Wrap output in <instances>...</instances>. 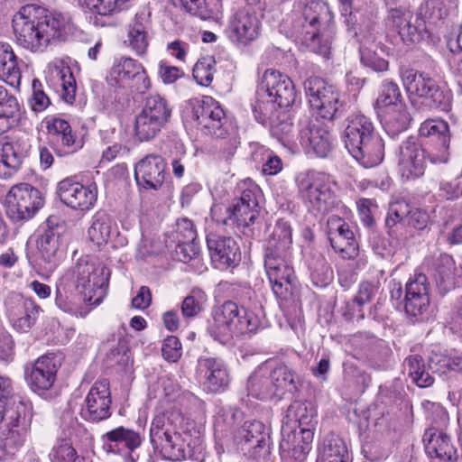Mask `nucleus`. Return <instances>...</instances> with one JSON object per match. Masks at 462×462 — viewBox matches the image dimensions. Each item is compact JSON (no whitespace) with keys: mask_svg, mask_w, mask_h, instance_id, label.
I'll use <instances>...</instances> for the list:
<instances>
[{"mask_svg":"<svg viewBox=\"0 0 462 462\" xmlns=\"http://www.w3.org/2000/svg\"><path fill=\"white\" fill-rule=\"evenodd\" d=\"M110 270L103 263L82 257L60 279L55 304L64 312L85 318L87 305H99L106 295Z\"/></svg>","mask_w":462,"mask_h":462,"instance_id":"obj_1","label":"nucleus"},{"mask_svg":"<svg viewBox=\"0 0 462 462\" xmlns=\"http://www.w3.org/2000/svg\"><path fill=\"white\" fill-rule=\"evenodd\" d=\"M12 26L16 42L32 53L42 54L66 39L69 18L35 5H25L14 15Z\"/></svg>","mask_w":462,"mask_h":462,"instance_id":"obj_2","label":"nucleus"},{"mask_svg":"<svg viewBox=\"0 0 462 462\" xmlns=\"http://www.w3.org/2000/svg\"><path fill=\"white\" fill-rule=\"evenodd\" d=\"M292 13L293 32L312 51L328 57L334 15L328 4L320 0H298Z\"/></svg>","mask_w":462,"mask_h":462,"instance_id":"obj_3","label":"nucleus"},{"mask_svg":"<svg viewBox=\"0 0 462 462\" xmlns=\"http://www.w3.org/2000/svg\"><path fill=\"white\" fill-rule=\"evenodd\" d=\"M343 139L348 152L363 167L372 168L383 162L384 143L368 116L361 113L349 115Z\"/></svg>","mask_w":462,"mask_h":462,"instance_id":"obj_4","label":"nucleus"},{"mask_svg":"<svg viewBox=\"0 0 462 462\" xmlns=\"http://www.w3.org/2000/svg\"><path fill=\"white\" fill-rule=\"evenodd\" d=\"M257 96L253 112L255 119L262 125H275L279 119L278 109L287 108L296 100L291 79L273 69H266L263 74Z\"/></svg>","mask_w":462,"mask_h":462,"instance_id":"obj_5","label":"nucleus"},{"mask_svg":"<svg viewBox=\"0 0 462 462\" xmlns=\"http://www.w3.org/2000/svg\"><path fill=\"white\" fill-rule=\"evenodd\" d=\"M184 416L175 407L157 413L150 428V441L160 455L169 460L180 461L186 457Z\"/></svg>","mask_w":462,"mask_h":462,"instance_id":"obj_6","label":"nucleus"},{"mask_svg":"<svg viewBox=\"0 0 462 462\" xmlns=\"http://www.w3.org/2000/svg\"><path fill=\"white\" fill-rule=\"evenodd\" d=\"M457 7V0H428L420 5L416 16L409 11L392 8L388 20L404 42L415 43L427 32V20L436 23L455 12Z\"/></svg>","mask_w":462,"mask_h":462,"instance_id":"obj_7","label":"nucleus"},{"mask_svg":"<svg viewBox=\"0 0 462 462\" xmlns=\"http://www.w3.org/2000/svg\"><path fill=\"white\" fill-rule=\"evenodd\" d=\"M260 326L257 316L249 310H241L237 302L226 300L215 306L208 321V333L222 344L234 337L255 332Z\"/></svg>","mask_w":462,"mask_h":462,"instance_id":"obj_8","label":"nucleus"},{"mask_svg":"<svg viewBox=\"0 0 462 462\" xmlns=\"http://www.w3.org/2000/svg\"><path fill=\"white\" fill-rule=\"evenodd\" d=\"M184 117L195 123L206 134L221 139L227 134L226 114L219 103L211 97L190 100L184 111Z\"/></svg>","mask_w":462,"mask_h":462,"instance_id":"obj_9","label":"nucleus"},{"mask_svg":"<svg viewBox=\"0 0 462 462\" xmlns=\"http://www.w3.org/2000/svg\"><path fill=\"white\" fill-rule=\"evenodd\" d=\"M299 188L305 206L315 216H323L340 203L335 192L336 184L326 174L302 180Z\"/></svg>","mask_w":462,"mask_h":462,"instance_id":"obj_10","label":"nucleus"},{"mask_svg":"<svg viewBox=\"0 0 462 462\" xmlns=\"http://www.w3.org/2000/svg\"><path fill=\"white\" fill-rule=\"evenodd\" d=\"M263 16V6H242L231 15L225 30L226 36L236 45H248L259 37Z\"/></svg>","mask_w":462,"mask_h":462,"instance_id":"obj_11","label":"nucleus"},{"mask_svg":"<svg viewBox=\"0 0 462 462\" xmlns=\"http://www.w3.org/2000/svg\"><path fill=\"white\" fill-rule=\"evenodd\" d=\"M37 239L40 260L47 272H53L64 255L63 236L66 231L64 221L57 216H50Z\"/></svg>","mask_w":462,"mask_h":462,"instance_id":"obj_12","label":"nucleus"},{"mask_svg":"<svg viewBox=\"0 0 462 462\" xmlns=\"http://www.w3.org/2000/svg\"><path fill=\"white\" fill-rule=\"evenodd\" d=\"M402 85L410 96L422 97L430 106L448 110L450 106V95L441 89L436 80L427 73L414 69H402L400 71Z\"/></svg>","mask_w":462,"mask_h":462,"instance_id":"obj_13","label":"nucleus"},{"mask_svg":"<svg viewBox=\"0 0 462 462\" xmlns=\"http://www.w3.org/2000/svg\"><path fill=\"white\" fill-rule=\"evenodd\" d=\"M43 204L41 191L29 183L14 185L5 199L6 215L14 222L32 218Z\"/></svg>","mask_w":462,"mask_h":462,"instance_id":"obj_14","label":"nucleus"},{"mask_svg":"<svg viewBox=\"0 0 462 462\" xmlns=\"http://www.w3.org/2000/svg\"><path fill=\"white\" fill-rule=\"evenodd\" d=\"M304 89L312 109L328 120L334 119L343 107L339 91L319 77H310L304 82Z\"/></svg>","mask_w":462,"mask_h":462,"instance_id":"obj_15","label":"nucleus"},{"mask_svg":"<svg viewBox=\"0 0 462 462\" xmlns=\"http://www.w3.org/2000/svg\"><path fill=\"white\" fill-rule=\"evenodd\" d=\"M264 267L274 295L286 300L296 281L291 255H264Z\"/></svg>","mask_w":462,"mask_h":462,"instance_id":"obj_16","label":"nucleus"},{"mask_svg":"<svg viewBox=\"0 0 462 462\" xmlns=\"http://www.w3.org/2000/svg\"><path fill=\"white\" fill-rule=\"evenodd\" d=\"M430 283L427 276L422 273L415 272L410 276L405 284L403 299L405 313L415 319L423 320L430 310Z\"/></svg>","mask_w":462,"mask_h":462,"instance_id":"obj_17","label":"nucleus"},{"mask_svg":"<svg viewBox=\"0 0 462 462\" xmlns=\"http://www.w3.org/2000/svg\"><path fill=\"white\" fill-rule=\"evenodd\" d=\"M420 137L428 138L431 148L428 158L433 164L447 163L449 160V127L443 120H426L419 129Z\"/></svg>","mask_w":462,"mask_h":462,"instance_id":"obj_18","label":"nucleus"},{"mask_svg":"<svg viewBox=\"0 0 462 462\" xmlns=\"http://www.w3.org/2000/svg\"><path fill=\"white\" fill-rule=\"evenodd\" d=\"M57 193L64 205L79 211L91 209L97 199V187L95 183L84 185L72 178L60 180Z\"/></svg>","mask_w":462,"mask_h":462,"instance_id":"obj_19","label":"nucleus"},{"mask_svg":"<svg viewBox=\"0 0 462 462\" xmlns=\"http://www.w3.org/2000/svg\"><path fill=\"white\" fill-rule=\"evenodd\" d=\"M327 236L332 248L344 259H355L359 245L355 233L342 217L331 215L327 220Z\"/></svg>","mask_w":462,"mask_h":462,"instance_id":"obj_20","label":"nucleus"},{"mask_svg":"<svg viewBox=\"0 0 462 462\" xmlns=\"http://www.w3.org/2000/svg\"><path fill=\"white\" fill-rule=\"evenodd\" d=\"M111 393L106 380L96 382L88 391L80 410V415L86 420L99 422L111 416Z\"/></svg>","mask_w":462,"mask_h":462,"instance_id":"obj_21","label":"nucleus"},{"mask_svg":"<svg viewBox=\"0 0 462 462\" xmlns=\"http://www.w3.org/2000/svg\"><path fill=\"white\" fill-rule=\"evenodd\" d=\"M5 305L10 324L15 330L23 333L30 331L42 310L32 300L23 298L18 294L10 295Z\"/></svg>","mask_w":462,"mask_h":462,"instance_id":"obj_22","label":"nucleus"},{"mask_svg":"<svg viewBox=\"0 0 462 462\" xmlns=\"http://www.w3.org/2000/svg\"><path fill=\"white\" fill-rule=\"evenodd\" d=\"M108 81L118 87L130 86L136 81V89L143 92L150 88V79L141 63L131 58H121L115 61L110 69Z\"/></svg>","mask_w":462,"mask_h":462,"instance_id":"obj_23","label":"nucleus"},{"mask_svg":"<svg viewBox=\"0 0 462 462\" xmlns=\"http://www.w3.org/2000/svg\"><path fill=\"white\" fill-rule=\"evenodd\" d=\"M426 152L415 137L410 136L402 143L398 152L399 171L407 180L424 174Z\"/></svg>","mask_w":462,"mask_h":462,"instance_id":"obj_24","label":"nucleus"},{"mask_svg":"<svg viewBox=\"0 0 462 462\" xmlns=\"http://www.w3.org/2000/svg\"><path fill=\"white\" fill-rule=\"evenodd\" d=\"M104 448L107 452L122 455L125 462H136L139 458L135 449L141 446L142 437L138 432L117 427L102 436Z\"/></svg>","mask_w":462,"mask_h":462,"instance_id":"obj_25","label":"nucleus"},{"mask_svg":"<svg viewBox=\"0 0 462 462\" xmlns=\"http://www.w3.org/2000/svg\"><path fill=\"white\" fill-rule=\"evenodd\" d=\"M45 124L58 156L73 154L83 147L82 140L77 137L69 123L65 119L56 116L47 117Z\"/></svg>","mask_w":462,"mask_h":462,"instance_id":"obj_26","label":"nucleus"},{"mask_svg":"<svg viewBox=\"0 0 462 462\" xmlns=\"http://www.w3.org/2000/svg\"><path fill=\"white\" fill-rule=\"evenodd\" d=\"M299 142L309 155L327 157L334 147V139L328 128L319 123H309L300 129Z\"/></svg>","mask_w":462,"mask_h":462,"instance_id":"obj_27","label":"nucleus"},{"mask_svg":"<svg viewBox=\"0 0 462 462\" xmlns=\"http://www.w3.org/2000/svg\"><path fill=\"white\" fill-rule=\"evenodd\" d=\"M243 420V412L231 406L221 407L215 415L214 436L218 454L225 451L236 436L238 426Z\"/></svg>","mask_w":462,"mask_h":462,"instance_id":"obj_28","label":"nucleus"},{"mask_svg":"<svg viewBox=\"0 0 462 462\" xmlns=\"http://www.w3.org/2000/svg\"><path fill=\"white\" fill-rule=\"evenodd\" d=\"M207 245L216 268L235 267L241 260L239 245L230 236L210 233L207 236Z\"/></svg>","mask_w":462,"mask_h":462,"instance_id":"obj_29","label":"nucleus"},{"mask_svg":"<svg viewBox=\"0 0 462 462\" xmlns=\"http://www.w3.org/2000/svg\"><path fill=\"white\" fill-rule=\"evenodd\" d=\"M198 373L203 378L204 387L210 393L224 392L227 389L231 380L226 363L216 356L199 357Z\"/></svg>","mask_w":462,"mask_h":462,"instance_id":"obj_30","label":"nucleus"},{"mask_svg":"<svg viewBox=\"0 0 462 462\" xmlns=\"http://www.w3.org/2000/svg\"><path fill=\"white\" fill-rule=\"evenodd\" d=\"M27 137H15L3 143L0 151V178L8 179L21 168L31 150Z\"/></svg>","mask_w":462,"mask_h":462,"instance_id":"obj_31","label":"nucleus"},{"mask_svg":"<svg viewBox=\"0 0 462 462\" xmlns=\"http://www.w3.org/2000/svg\"><path fill=\"white\" fill-rule=\"evenodd\" d=\"M58 367L54 357L42 356L25 367L24 376L30 388L38 393L49 390L56 380Z\"/></svg>","mask_w":462,"mask_h":462,"instance_id":"obj_32","label":"nucleus"},{"mask_svg":"<svg viewBox=\"0 0 462 462\" xmlns=\"http://www.w3.org/2000/svg\"><path fill=\"white\" fill-rule=\"evenodd\" d=\"M165 168L162 156L154 154L145 156L134 168L137 184L145 189H159L164 181Z\"/></svg>","mask_w":462,"mask_h":462,"instance_id":"obj_33","label":"nucleus"},{"mask_svg":"<svg viewBox=\"0 0 462 462\" xmlns=\"http://www.w3.org/2000/svg\"><path fill=\"white\" fill-rule=\"evenodd\" d=\"M314 431L293 426L282 425L280 448L291 454L295 459L301 460L310 449Z\"/></svg>","mask_w":462,"mask_h":462,"instance_id":"obj_34","label":"nucleus"},{"mask_svg":"<svg viewBox=\"0 0 462 462\" xmlns=\"http://www.w3.org/2000/svg\"><path fill=\"white\" fill-rule=\"evenodd\" d=\"M423 443L427 455L442 461H452L456 458L457 450L451 443L450 437L439 429H426Z\"/></svg>","mask_w":462,"mask_h":462,"instance_id":"obj_35","label":"nucleus"},{"mask_svg":"<svg viewBox=\"0 0 462 462\" xmlns=\"http://www.w3.org/2000/svg\"><path fill=\"white\" fill-rule=\"evenodd\" d=\"M238 433V438L244 439L254 449L255 456L265 457L270 453L269 430L262 421L255 420L245 421Z\"/></svg>","mask_w":462,"mask_h":462,"instance_id":"obj_36","label":"nucleus"},{"mask_svg":"<svg viewBox=\"0 0 462 462\" xmlns=\"http://www.w3.org/2000/svg\"><path fill=\"white\" fill-rule=\"evenodd\" d=\"M246 389L248 395L262 401L277 397L272 378L271 366L267 364L259 365L249 376Z\"/></svg>","mask_w":462,"mask_h":462,"instance_id":"obj_37","label":"nucleus"},{"mask_svg":"<svg viewBox=\"0 0 462 462\" xmlns=\"http://www.w3.org/2000/svg\"><path fill=\"white\" fill-rule=\"evenodd\" d=\"M226 215L223 219L216 218V221L231 229L242 231L254 223L259 215V207L236 200L232 207L226 208Z\"/></svg>","mask_w":462,"mask_h":462,"instance_id":"obj_38","label":"nucleus"},{"mask_svg":"<svg viewBox=\"0 0 462 462\" xmlns=\"http://www.w3.org/2000/svg\"><path fill=\"white\" fill-rule=\"evenodd\" d=\"M317 424V411L308 402L295 401L286 410L282 425L293 426L314 431Z\"/></svg>","mask_w":462,"mask_h":462,"instance_id":"obj_39","label":"nucleus"},{"mask_svg":"<svg viewBox=\"0 0 462 462\" xmlns=\"http://www.w3.org/2000/svg\"><path fill=\"white\" fill-rule=\"evenodd\" d=\"M291 227L288 222L280 219L266 241L264 255H291Z\"/></svg>","mask_w":462,"mask_h":462,"instance_id":"obj_40","label":"nucleus"},{"mask_svg":"<svg viewBox=\"0 0 462 462\" xmlns=\"http://www.w3.org/2000/svg\"><path fill=\"white\" fill-rule=\"evenodd\" d=\"M379 116L385 133L392 138H395L401 133L406 131L411 120L405 104L391 106Z\"/></svg>","mask_w":462,"mask_h":462,"instance_id":"obj_41","label":"nucleus"},{"mask_svg":"<svg viewBox=\"0 0 462 462\" xmlns=\"http://www.w3.org/2000/svg\"><path fill=\"white\" fill-rule=\"evenodd\" d=\"M22 73L10 44L0 43V79L14 88H19Z\"/></svg>","mask_w":462,"mask_h":462,"instance_id":"obj_42","label":"nucleus"},{"mask_svg":"<svg viewBox=\"0 0 462 462\" xmlns=\"http://www.w3.org/2000/svg\"><path fill=\"white\" fill-rule=\"evenodd\" d=\"M271 373L278 398H282L287 393L294 394L298 392L300 380L292 368L285 364H279L271 367Z\"/></svg>","mask_w":462,"mask_h":462,"instance_id":"obj_43","label":"nucleus"},{"mask_svg":"<svg viewBox=\"0 0 462 462\" xmlns=\"http://www.w3.org/2000/svg\"><path fill=\"white\" fill-rule=\"evenodd\" d=\"M50 69L51 75L60 82L62 99L68 104H72L75 101L77 86L70 68L63 61L56 60Z\"/></svg>","mask_w":462,"mask_h":462,"instance_id":"obj_44","label":"nucleus"},{"mask_svg":"<svg viewBox=\"0 0 462 462\" xmlns=\"http://www.w3.org/2000/svg\"><path fill=\"white\" fill-rule=\"evenodd\" d=\"M456 263L453 257L448 254H440L436 260L435 281L443 293L455 286Z\"/></svg>","mask_w":462,"mask_h":462,"instance_id":"obj_45","label":"nucleus"},{"mask_svg":"<svg viewBox=\"0 0 462 462\" xmlns=\"http://www.w3.org/2000/svg\"><path fill=\"white\" fill-rule=\"evenodd\" d=\"M166 125L167 123L158 119L156 116L141 110L135 117L134 133L141 142L150 141L153 139Z\"/></svg>","mask_w":462,"mask_h":462,"instance_id":"obj_46","label":"nucleus"},{"mask_svg":"<svg viewBox=\"0 0 462 462\" xmlns=\"http://www.w3.org/2000/svg\"><path fill=\"white\" fill-rule=\"evenodd\" d=\"M85 12H89L94 16L89 20L95 26H103L99 16L111 15L120 9L122 4L119 0H78Z\"/></svg>","mask_w":462,"mask_h":462,"instance_id":"obj_47","label":"nucleus"},{"mask_svg":"<svg viewBox=\"0 0 462 462\" xmlns=\"http://www.w3.org/2000/svg\"><path fill=\"white\" fill-rule=\"evenodd\" d=\"M404 104L399 86L392 80H383L380 85L378 96L374 104L377 113L379 114L383 109L386 110L391 106Z\"/></svg>","mask_w":462,"mask_h":462,"instance_id":"obj_48","label":"nucleus"},{"mask_svg":"<svg viewBox=\"0 0 462 462\" xmlns=\"http://www.w3.org/2000/svg\"><path fill=\"white\" fill-rule=\"evenodd\" d=\"M113 233V223L110 216L104 211H97L92 217L88 228L90 240L100 246L107 243Z\"/></svg>","mask_w":462,"mask_h":462,"instance_id":"obj_49","label":"nucleus"},{"mask_svg":"<svg viewBox=\"0 0 462 462\" xmlns=\"http://www.w3.org/2000/svg\"><path fill=\"white\" fill-rule=\"evenodd\" d=\"M403 369L419 387H429L434 382L432 375L426 370L422 357L419 355L406 357Z\"/></svg>","mask_w":462,"mask_h":462,"instance_id":"obj_50","label":"nucleus"},{"mask_svg":"<svg viewBox=\"0 0 462 462\" xmlns=\"http://www.w3.org/2000/svg\"><path fill=\"white\" fill-rule=\"evenodd\" d=\"M428 367L433 374L439 375L448 371L462 372V356L434 352L429 357Z\"/></svg>","mask_w":462,"mask_h":462,"instance_id":"obj_51","label":"nucleus"},{"mask_svg":"<svg viewBox=\"0 0 462 462\" xmlns=\"http://www.w3.org/2000/svg\"><path fill=\"white\" fill-rule=\"evenodd\" d=\"M308 267L315 286L325 287L332 281L333 271L323 255L314 254L309 261Z\"/></svg>","mask_w":462,"mask_h":462,"instance_id":"obj_52","label":"nucleus"},{"mask_svg":"<svg viewBox=\"0 0 462 462\" xmlns=\"http://www.w3.org/2000/svg\"><path fill=\"white\" fill-rule=\"evenodd\" d=\"M142 110L167 124L170 122L172 112L168 100L159 94L147 97Z\"/></svg>","mask_w":462,"mask_h":462,"instance_id":"obj_53","label":"nucleus"},{"mask_svg":"<svg viewBox=\"0 0 462 462\" xmlns=\"http://www.w3.org/2000/svg\"><path fill=\"white\" fill-rule=\"evenodd\" d=\"M409 214V205L405 201H396L390 205L385 218V226L388 233L392 237H397L396 230L402 226L404 217L407 218Z\"/></svg>","mask_w":462,"mask_h":462,"instance_id":"obj_54","label":"nucleus"},{"mask_svg":"<svg viewBox=\"0 0 462 462\" xmlns=\"http://www.w3.org/2000/svg\"><path fill=\"white\" fill-rule=\"evenodd\" d=\"M50 458L51 462H82L83 458L77 455L75 448L68 439H60L53 446Z\"/></svg>","mask_w":462,"mask_h":462,"instance_id":"obj_55","label":"nucleus"},{"mask_svg":"<svg viewBox=\"0 0 462 462\" xmlns=\"http://www.w3.org/2000/svg\"><path fill=\"white\" fill-rule=\"evenodd\" d=\"M427 411V420L430 425L427 429H436L445 431L448 424V414L446 410L439 403L427 402L424 403Z\"/></svg>","mask_w":462,"mask_h":462,"instance_id":"obj_56","label":"nucleus"},{"mask_svg":"<svg viewBox=\"0 0 462 462\" xmlns=\"http://www.w3.org/2000/svg\"><path fill=\"white\" fill-rule=\"evenodd\" d=\"M6 412L10 427H31L32 414L29 404L19 402L11 410L6 411Z\"/></svg>","mask_w":462,"mask_h":462,"instance_id":"obj_57","label":"nucleus"},{"mask_svg":"<svg viewBox=\"0 0 462 462\" xmlns=\"http://www.w3.org/2000/svg\"><path fill=\"white\" fill-rule=\"evenodd\" d=\"M253 158L254 161H265L263 164V172L264 174L274 175L282 171V163L281 159L264 146L258 147L254 152Z\"/></svg>","mask_w":462,"mask_h":462,"instance_id":"obj_58","label":"nucleus"},{"mask_svg":"<svg viewBox=\"0 0 462 462\" xmlns=\"http://www.w3.org/2000/svg\"><path fill=\"white\" fill-rule=\"evenodd\" d=\"M207 300L205 293L199 290L192 291L181 303V313L186 319L194 318L199 315Z\"/></svg>","mask_w":462,"mask_h":462,"instance_id":"obj_59","label":"nucleus"},{"mask_svg":"<svg viewBox=\"0 0 462 462\" xmlns=\"http://www.w3.org/2000/svg\"><path fill=\"white\" fill-rule=\"evenodd\" d=\"M215 60L212 57L199 59L193 68V77L201 86H208L213 80Z\"/></svg>","mask_w":462,"mask_h":462,"instance_id":"obj_60","label":"nucleus"},{"mask_svg":"<svg viewBox=\"0 0 462 462\" xmlns=\"http://www.w3.org/2000/svg\"><path fill=\"white\" fill-rule=\"evenodd\" d=\"M447 242L453 245H462V209L451 215L444 223Z\"/></svg>","mask_w":462,"mask_h":462,"instance_id":"obj_61","label":"nucleus"},{"mask_svg":"<svg viewBox=\"0 0 462 462\" xmlns=\"http://www.w3.org/2000/svg\"><path fill=\"white\" fill-rule=\"evenodd\" d=\"M32 97L29 99L32 109L36 113L44 111L51 105V99L45 93L42 83L34 79L32 82Z\"/></svg>","mask_w":462,"mask_h":462,"instance_id":"obj_62","label":"nucleus"},{"mask_svg":"<svg viewBox=\"0 0 462 462\" xmlns=\"http://www.w3.org/2000/svg\"><path fill=\"white\" fill-rule=\"evenodd\" d=\"M196 238L197 231L193 222L189 218L178 219L175 229V239L177 243L192 246V242H195Z\"/></svg>","mask_w":462,"mask_h":462,"instance_id":"obj_63","label":"nucleus"},{"mask_svg":"<svg viewBox=\"0 0 462 462\" xmlns=\"http://www.w3.org/2000/svg\"><path fill=\"white\" fill-rule=\"evenodd\" d=\"M237 189L240 197L237 200L259 207V198L261 196V189L253 180H245L238 184Z\"/></svg>","mask_w":462,"mask_h":462,"instance_id":"obj_64","label":"nucleus"}]
</instances>
